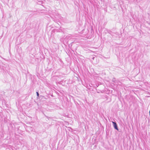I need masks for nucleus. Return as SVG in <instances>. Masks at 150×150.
Masks as SVG:
<instances>
[{
	"instance_id": "obj_1",
	"label": "nucleus",
	"mask_w": 150,
	"mask_h": 150,
	"mask_svg": "<svg viewBox=\"0 0 150 150\" xmlns=\"http://www.w3.org/2000/svg\"><path fill=\"white\" fill-rule=\"evenodd\" d=\"M112 123H113V126H114V128L115 129L118 130V129L117 127V126L116 123L115 122H112Z\"/></svg>"
},
{
	"instance_id": "obj_2",
	"label": "nucleus",
	"mask_w": 150,
	"mask_h": 150,
	"mask_svg": "<svg viewBox=\"0 0 150 150\" xmlns=\"http://www.w3.org/2000/svg\"><path fill=\"white\" fill-rule=\"evenodd\" d=\"M37 96H38V97H39V94L38 93V92H37Z\"/></svg>"
}]
</instances>
